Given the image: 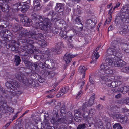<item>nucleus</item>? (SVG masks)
Instances as JSON below:
<instances>
[{"label": "nucleus", "instance_id": "obj_1", "mask_svg": "<svg viewBox=\"0 0 129 129\" xmlns=\"http://www.w3.org/2000/svg\"><path fill=\"white\" fill-rule=\"evenodd\" d=\"M55 113L53 114V116L51 120V122L55 125L62 123L66 124H69L72 123L73 120L72 116L71 115V112H67V114L65 112H64L62 111H60L61 114L60 118L57 119L59 115L58 112L55 111Z\"/></svg>", "mask_w": 129, "mask_h": 129}, {"label": "nucleus", "instance_id": "obj_2", "mask_svg": "<svg viewBox=\"0 0 129 129\" xmlns=\"http://www.w3.org/2000/svg\"><path fill=\"white\" fill-rule=\"evenodd\" d=\"M40 31L38 29L35 28L31 32H26V30L24 29H21L19 31V34L20 35V39L23 40L22 39H25L26 37L28 38H32L34 40H37L40 35Z\"/></svg>", "mask_w": 129, "mask_h": 129}, {"label": "nucleus", "instance_id": "obj_3", "mask_svg": "<svg viewBox=\"0 0 129 129\" xmlns=\"http://www.w3.org/2000/svg\"><path fill=\"white\" fill-rule=\"evenodd\" d=\"M101 74L100 76V80L107 82L112 81L113 79V76L109 77L114 72V71L112 69L106 70L105 69H101L99 71Z\"/></svg>", "mask_w": 129, "mask_h": 129}, {"label": "nucleus", "instance_id": "obj_4", "mask_svg": "<svg viewBox=\"0 0 129 129\" xmlns=\"http://www.w3.org/2000/svg\"><path fill=\"white\" fill-rule=\"evenodd\" d=\"M16 78L18 80L21 81L24 85V86H25L28 84H31L34 86H35L33 84L35 83L34 81H32L30 80H29L28 78V76L24 75L23 73L21 72L17 73L15 75Z\"/></svg>", "mask_w": 129, "mask_h": 129}, {"label": "nucleus", "instance_id": "obj_5", "mask_svg": "<svg viewBox=\"0 0 129 129\" xmlns=\"http://www.w3.org/2000/svg\"><path fill=\"white\" fill-rule=\"evenodd\" d=\"M43 21L37 24L36 26L45 31H48L51 30L52 28L51 23L48 20V18H44Z\"/></svg>", "mask_w": 129, "mask_h": 129}, {"label": "nucleus", "instance_id": "obj_6", "mask_svg": "<svg viewBox=\"0 0 129 129\" xmlns=\"http://www.w3.org/2000/svg\"><path fill=\"white\" fill-rule=\"evenodd\" d=\"M116 58L115 57L108 58L106 59V63L102 64L100 66L101 69L106 70L112 69H110V67H113L115 66L114 62Z\"/></svg>", "mask_w": 129, "mask_h": 129}, {"label": "nucleus", "instance_id": "obj_7", "mask_svg": "<svg viewBox=\"0 0 129 129\" xmlns=\"http://www.w3.org/2000/svg\"><path fill=\"white\" fill-rule=\"evenodd\" d=\"M61 49V48L57 47H55V49H48L46 50L45 53L44 54L43 57L44 58L47 59V60H49L50 59V57H51L52 55L51 51H55L57 54H59L60 53Z\"/></svg>", "mask_w": 129, "mask_h": 129}, {"label": "nucleus", "instance_id": "obj_8", "mask_svg": "<svg viewBox=\"0 0 129 129\" xmlns=\"http://www.w3.org/2000/svg\"><path fill=\"white\" fill-rule=\"evenodd\" d=\"M33 20L34 21L35 24L36 26L37 24L39 22H41L44 20V18L43 16H39L38 15L35 13H34L32 14Z\"/></svg>", "mask_w": 129, "mask_h": 129}, {"label": "nucleus", "instance_id": "obj_9", "mask_svg": "<svg viewBox=\"0 0 129 129\" xmlns=\"http://www.w3.org/2000/svg\"><path fill=\"white\" fill-rule=\"evenodd\" d=\"M22 6L21 8V11L23 12H26L29 8V6L27 4L26 2H18L14 6Z\"/></svg>", "mask_w": 129, "mask_h": 129}, {"label": "nucleus", "instance_id": "obj_10", "mask_svg": "<svg viewBox=\"0 0 129 129\" xmlns=\"http://www.w3.org/2000/svg\"><path fill=\"white\" fill-rule=\"evenodd\" d=\"M128 18L122 14H120L117 16L115 20V23L116 24H120L123 21L126 20V19Z\"/></svg>", "mask_w": 129, "mask_h": 129}, {"label": "nucleus", "instance_id": "obj_11", "mask_svg": "<svg viewBox=\"0 0 129 129\" xmlns=\"http://www.w3.org/2000/svg\"><path fill=\"white\" fill-rule=\"evenodd\" d=\"M9 17L3 16L0 19V27L2 28L6 27L8 25V21L9 20Z\"/></svg>", "mask_w": 129, "mask_h": 129}, {"label": "nucleus", "instance_id": "obj_12", "mask_svg": "<svg viewBox=\"0 0 129 129\" xmlns=\"http://www.w3.org/2000/svg\"><path fill=\"white\" fill-rule=\"evenodd\" d=\"M21 21L22 22H24V24L26 26H29L32 24V20L27 17H22Z\"/></svg>", "mask_w": 129, "mask_h": 129}, {"label": "nucleus", "instance_id": "obj_13", "mask_svg": "<svg viewBox=\"0 0 129 129\" xmlns=\"http://www.w3.org/2000/svg\"><path fill=\"white\" fill-rule=\"evenodd\" d=\"M112 47H113L114 51H118L121 50L118 41L114 40L112 42Z\"/></svg>", "mask_w": 129, "mask_h": 129}, {"label": "nucleus", "instance_id": "obj_14", "mask_svg": "<svg viewBox=\"0 0 129 129\" xmlns=\"http://www.w3.org/2000/svg\"><path fill=\"white\" fill-rule=\"evenodd\" d=\"M25 48H27V50H24L21 52L20 53V55L23 57H26L28 54L32 53L33 52V50L31 48H27V46H25Z\"/></svg>", "mask_w": 129, "mask_h": 129}, {"label": "nucleus", "instance_id": "obj_15", "mask_svg": "<svg viewBox=\"0 0 129 129\" xmlns=\"http://www.w3.org/2000/svg\"><path fill=\"white\" fill-rule=\"evenodd\" d=\"M75 57V56L71 55L70 54H67L66 53L63 57V60L65 63L67 64L70 63L72 60V58Z\"/></svg>", "mask_w": 129, "mask_h": 129}, {"label": "nucleus", "instance_id": "obj_16", "mask_svg": "<svg viewBox=\"0 0 129 129\" xmlns=\"http://www.w3.org/2000/svg\"><path fill=\"white\" fill-rule=\"evenodd\" d=\"M0 9L3 12L7 13L9 11L11 8L7 4H3L2 5H0Z\"/></svg>", "mask_w": 129, "mask_h": 129}, {"label": "nucleus", "instance_id": "obj_17", "mask_svg": "<svg viewBox=\"0 0 129 129\" xmlns=\"http://www.w3.org/2000/svg\"><path fill=\"white\" fill-rule=\"evenodd\" d=\"M11 89L13 91L17 90L19 86V84L18 82L15 80H12V81H11Z\"/></svg>", "mask_w": 129, "mask_h": 129}, {"label": "nucleus", "instance_id": "obj_18", "mask_svg": "<svg viewBox=\"0 0 129 129\" xmlns=\"http://www.w3.org/2000/svg\"><path fill=\"white\" fill-rule=\"evenodd\" d=\"M64 6L63 4L57 3L55 7L56 11L59 13L62 12L63 11Z\"/></svg>", "mask_w": 129, "mask_h": 129}, {"label": "nucleus", "instance_id": "obj_19", "mask_svg": "<svg viewBox=\"0 0 129 129\" xmlns=\"http://www.w3.org/2000/svg\"><path fill=\"white\" fill-rule=\"evenodd\" d=\"M34 10L38 11L40 10L42 6L40 4V3L38 0H34L33 1Z\"/></svg>", "mask_w": 129, "mask_h": 129}, {"label": "nucleus", "instance_id": "obj_20", "mask_svg": "<svg viewBox=\"0 0 129 129\" xmlns=\"http://www.w3.org/2000/svg\"><path fill=\"white\" fill-rule=\"evenodd\" d=\"M69 89V87L68 86L64 87L61 89L59 93L57 95V96L58 97H60L62 96L66 93L68 91Z\"/></svg>", "mask_w": 129, "mask_h": 129}, {"label": "nucleus", "instance_id": "obj_21", "mask_svg": "<svg viewBox=\"0 0 129 129\" xmlns=\"http://www.w3.org/2000/svg\"><path fill=\"white\" fill-rule=\"evenodd\" d=\"M46 124V123L45 124V126H44L43 125L42 123H40L37 126V128L38 129H43L44 128H46L47 129H52V127L50 126L49 124H47V125Z\"/></svg>", "mask_w": 129, "mask_h": 129}, {"label": "nucleus", "instance_id": "obj_22", "mask_svg": "<svg viewBox=\"0 0 129 129\" xmlns=\"http://www.w3.org/2000/svg\"><path fill=\"white\" fill-rule=\"evenodd\" d=\"M120 45L123 50L127 53H129V45L123 42L121 43Z\"/></svg>", "mask_w": 129, "mask_h": 129}, {"label": "nucleus", "instance_id": "obj_23", "mask_svg": "<svg viewBox=\"0 0 129 129\" xmlns=\"http://www.w3.org/2000/svg\"><path fill=\"white\" fill-rule=\"evenodd\" d=\"M78 71L79 73L82 74L83 76L82 79H84L85 76L86 71L85 67L84 66H80L79 67Z\"/></svg>", "mask_w": 129, "mask_h": 129}, {"label": "nucleus", "instance_id": "obj_24", "mask_svg": "<svg viewBox=\"0 0 129 129\" xmlns=\"http://www.w3.org/2000/svg\"><path fill=\"white\" fill-rule=\"evenodd\" d=\"M6 46L7 49H9L12 51H18V48L15 47V46L14 44L7 45Z\"/></svg>", "mask_w": 129, "mask_h": 129}, {"label": "nucleus", "instance_id": "obj_25", "mask_svg": "<svg viewBox=\"0 0 129 129\" xmlns=\"http://www.w3.org/2000/svg\"><path fill=\"white\" fill-rule=\"evenodd\" d=\"M25 129H33L34 128V124L31 122H26L25 125Z\"/></svg>", "mask_w": 129, "mask_h": 129}, {"label": "nucleus", "instance_id": "obj_26", "mask_svg": "<svg viewBox=\"0 0 129 129\" xmlns=\"http://www.w3.org/2000/svg\"><path fill=\"white\" fill-rule=\"evenodd\" d=\"M114 56H116L117 58L120 59L123 56V54L121 53V50L118 51H115V53L114 54Z\"/></svg>", "mask_w": 129, "mask_h": 129}, {"label": "nucleus", "instance_id": "obj_27", "mask_svg": "<svg viewBox=\"0 0 129 129\" xmlns=\"http://www.w3.org/2000/svg\"><path fill=\"white\" fill-rule=\"evenodd\" d=\"M38 44L42 47L46 46L47 45V43L44 40H40L37 42Z\"/></svg>", "mask_w": 129, "mask_h": 129}, {"label": "nucleus", "instance_id": "obj_28", "mask_svg": "<svg viewBox=\"0 0 129 129\" xmlns=\"http://www.w3.org/2000/svg\"><path fill=\"white\" fill-rule=\"evenodd\" d=\"M28 37H26L25 39H22V40L24 41V42L25 43H27L29 44L30 45H28L31 46L32 47H33L32 44L34 43V41L33 40L27 38Z\"/></svg>", "mask_w": 129, "mask_h": 129}, {"label": "nucleus", "instance_id": "obj_29", "mask_svg": "<svg viewBox=\"0 0 129 129\" xmlns=\"http://www.w3.org/2000/svg\"><path fill=\"white\" fill-rule=\"evenodd\" d=\"M95 95L94 93H93L92 96L90 97L88 101V104L89 106H92L94 103Z\"/></svg>", "mask_w": 129, "mask_h": 129}, {"label": "nucleus", "instance_id": "obj_30", "mask_svg": "<svg viewBox=\"0 0 129 129\" xmlns=\"http://www.w3.org/2000/svg\"><path fill=\"white\" fill-rule=\"evenodd\" d=\"M121 11L123 13H125L129 14V5L123 7V8L121 10Z\"/></svg>", "mask_w": 129, "mask_h": 129}, {"label": "nucleus", "instance_id": "obj_31", "mask_svg": "<svg viewBox=\"0 0 129 129\" xmlns=\"http://www.w3.org/2000/svg\"><path fill=\"white\" fill-rule=\"evenodd\" d=\"M56 12H55L53 11H51L47 15V18H48V20L49 21L50 20V18H53L56 14Z\"/></svg>", "mask_w": 129, "mask_h": 129}, {"label": "nucleus", "instance_id": "obj_32", "mask_svg": "<svg viewBox=\"0 0 129 129\" xmlns=\"http://www.w3.org/2000/svg\"><path fill=\"white\" fill-rule=\"evenodd\" d=\"M47 65V64L45 63V61L44 60H42L38 63L39 67L43 69H44V68L46 67Z\"/></svg>", "mask_w": 129, "mask_h": 129}, {"label": "nucleus", "instance_id": "obj_33", "mask_svg": "<svg viewBox=\"0 0 129 129\" xmlns=\"http://www.w3.org/2000/svg\"><path fill=\"white\" fill-rule=\"evenodd\" d=\"M14 61L16 62V65L17 66L20 64L21 61L20 57L18 55H15Z\"/></svg>", "mask_w": 129, "mask_h": 129}, {"label": "nucleus", "instance_id": "obj_34", "mask_svg": "<svg viewBox=\"0 0 129 129\" xmlns=\"http://www.w3.org/2000/svg\"><path fill=\"white\" fill-rule=\"evenodd\" d=\"M14 31L16 32L22 29V27H20L18 23L15 24L14 26L13 27Z\"/></svg>", "mask_w": 129, "mask_h": 129}, {"label": "nucleus", "instance_id": "obj_35", "mask_svg": "<svg viewBox=\"0 0 129 129\" xmlns=\"http://www.w3.org/2000/svg\"><path fill=\"white\" fill-rule=\"evenodd\" d=\"M96 126L99 128V129H104L103 128V126L102 122L100 120L98 121L96 124Z\"/></svg>", "mask_w": 129, "mask_h": 129}, {"label": "nucleus", "instance_id": "obj_36", "mask_svg": "<svg viewBox=\"0 0 129 129\" xmlns=\"http://www.w3.org/2000/svg\"><path fill=\"white\" fill-rule=\"evenodd\" d=\"M114 50L112 47L109 48L107 49V52L109 55H114V54L115 53V51Z\"/></svg>", "mask_w": 129, "mask_h": 129}, {"label": "nucleus", "instance_id": "obj_37", "mask_svg": "<svg viewBox=\"0 0 129 129\" xmlns=\"http://www.w3.org/2000/svg\"><path fill=\"white\" fill-rule=\"evenodd\" d=\"M21 58L22 61L26 65H27V66H28V65L29 66L30 64V62L28 61L26 57H23Z\"/></svg>", "mask_w": 129, "mask_h": 129}, {"label": "nucleus", "instance_id": "obj_38", "mask_svg": "<svg viewBox=\"0 0 129 129\" xmlns=\"http://www.w3.org/2000/svg\"><path fill=\"white\" fill-rule=\"evenodd\" d=\"M75 23H76L77 24H78L79 25L81 24V25L82 26V27L81 26L80 27V28L81 29V30L83 28V26L81 23L80 19L79 17H76V19H75Z\"/></svg>", "mask_w": 129, "mask_h": 129}, {"label": "nucleus", "instance_id": "obj_39", "mask_svg": "<svg viewBox=\"0 0 129 129\" xmlns=\"http://www.w3.org/2000/svg\"><path fill=\"white\" fill-rule=\"evenodd\" d=\"M121 121L122 124H125L129 122V119L127 116H125Z\"/></svg>", "mask_w": 129, "mask_h": 129}, {"label": "nucleus", "instance_id": "obj_40", "mask_svg": "<svg viewBox=\"0 0 129 129\" xmlns=\"http://www.w3.org/2000/svg\"><path fill=\"white\" fill-rule=\"evenodd\" d=\"M60 35L63 39L67 38V32L61 30L60 33Z\"/></svg>", "mask_w": 129, "mask_h": 129}, {"label": "nucleus", "instance_id": "obj_41", "mask_svg": "<svg viewBox=\"0 0 129 129\" xmlns=\"http://www.w3.org/2000/svg\"><path fill=\"white\" fill-rule=\"evenodd\" d=\"M7 32V30L6 29H4L1 31L0 32V35L2 37H4L5 38L6 37L7 34L6 32Z\"/></svg>", "mask_w": 129, "mask_h": 129}, {"label": "nucleus", "instance_id": "obj_42", "mask_svg": "<svg viewBox=\"0 0 129 129\" xmlns=\"http://www.w3.org/2000/svg\"><path fill=\"white\" fill-rule=\"evenodd\" d=\"M47 74L48 77L50 78H52L55 75L54 73L51 71H47Z\"/></svg>", "mask_w": 129, "mask_h": 129}, {"label": "nucleus", "instance_id": "obj_43", "mask_svg": "<svg viewBox=\"0 0 129 129\" xmlns=\"http://www.w3.org/2000/svg\"><path fill=\"white\" fill-rule=\"evenodd\" d=\"M121 89H122L121 90L123 93H126L129 90V86H125L123 87H122Z\"/></svg>", "mask_w": 129, "mask_h": 129}, {"label": "nucleus", "instance_id": "obj_44", "mask_svg": "<svg viewBox=\"0 0 129 129\" xmlns=\"http://www.w3.org/2000/svg\"><path fill=\"white\" fill-rule=\"evenodd\" d=\"M126 64V62L122 60L119 59V64L117 65L118 67L124 66Z\"/></svg>", "mask_w": 129, "mask_h": 129}, {"label": "nucleus", "instance_id": "obj_45", "mask_svg": "<svg viewBox=\"0 0 129 129\" xmlns=\"http://www.w3.org/2000/svg\"><path fill=\"white\" fill-rule=\"evenodd\" d=\"M86 124L83 123L79 125L77 129H85L86 128Z\"/></svg>", "mask_w": 129, "mask_h": 129}, {"label": "nucleus", "instance_id": "obj_46", "mask_svg": "<svg viewBox=\"0 0 129 129\" xmlns=\"http://www.w3.org/2000/svg\"><path fill=\"white\" fill-rule=\"evenodd\" d=\"M108 86L110 87L115 88L116 87V81L112 82L110 83H108Z\"/></svg>", "mask_w": 129, "mask_h": 129}, {"label": "nucleus", "instance_id": "obj_47", "mask_svg": "<svg viewBox=\"0 0 129 129\" xmlns=\"http://www.w3.org/2000/svg\"><path fill=\"white\" fill-rule=\"evenodd\" d=\"M14 92H12L10 90V92H11L13 94V95H16L17 96H18L21 93V92L19 91H16V90H15V91H13Z\"/></svg>", "mask_w": 129, "mask_h": 129}, {"label": "nucleus", "instance_id": "obj_48", "mask_svg": "<svg viewBox=\"0 0 129 129\" xmlns=\"http://www.w3.org/2000/svg\"><path fill=\"white\" fill-rule=\"evenodd\" d=\"M122 89L119 88L118 87H116L112 89L111 90L114 92H118L121 91Z\"/></svg>", "mask_w": 129, "mask_h": 129}, {"label": "nucleus", "instance_id": "obj_49", "mask_svg": "<svg viewBox=\"0 0 129 129\" xmlns=\"http://www.w3.org/2000/svg\"><path fill=\"white\" fill-rule=\"evenodd\" d=\"M73 36H70L68 38V42L70 43L69 44V46L71 47H72L73 46L72 44H70V43L72 42V38H73Z\"/></svg>", "mask_w": 129, "mask_h": 129}, {"label": "nucleus", "instance_id": "obj_50", "mask_svg": "<svg viewBox=\"0 0 129 129\" xmlns=\"http://www.w3.org/2000/svg\"><path fill=\"white\" fill-rule=\"evenodd\" d=\"M5 85L7 88L10 89L11 91V81L9 82H6L5 84Z\"/></svg>", "mask_w": 129, "mask_h": 129}, {"label": "nucleus", "instance_id": "obj_51", "mask_svg": "<svg viewBox=\"0 0 129 129\" xmlns=\"http://www.w3.org/2000/svg\"><path fill=\"white\" fill-rule=\"evenodd\" d=\"M75 116L78 117H80L81 115V114L78 110L75 111Z\"/></svg>", "mask_w": 129, "mask_h": 129}, {"label": "nucleus", "instance_id": "obj_52", "mask_svg": "<svg viewBox=\"0 0 129 129\" xmlns=\"http://www.w3.org/2000/svg\"><path fill=\"white\" fill-rule=\"evenodd\" d=\"M123 101L124 103L129 105V98H127L124 99H123Z\"/></svg>", "mask_w": 129, "mask_h": 129}, {"label": "nucleus", "instance_id": "obj_53", "mask_svg": "<svg viewBox=\"0 0 129 129\" xmlns=\"http://www.w3.org/2000/svg\"><path fill=\"white\" fill-rule=\"evenodd\" d=\"M70 31H71L73 32V33H74V35H75V34H78V36H79V35H81V33L80 32H79V33H78V32L75 29H73V28H72V29H71Z\"/></svg>", "mask_w": 129, "mask_h": 129}, {"label": "nucleus", "instance_id": "obj_54", "mask_svg": "<svg viewBox=\"0 0 129 129\" xmlns=\"http://www.w3.org/2000/svg\"><path fill=\"white\" fill-rule=\"evenodd\" d=\"M96 109L98 110H100L103 108L102 105L101 104H99L96 107Z\"/></svg>", "mask_w": 129, "mask_h": 129}, {"label": "nucleus", "instance_id": "obj_55", "mask_svg": "<svg viewBox=\"0 0 129 129\" xmlns=\"http://www.w3.org/2000/svg\"><path fill=\"white\" fill-rule=\"evenodd\" d=\"M114 64H115L114 66L118 67L117 65H119V60L118 59H116L115 61Z\"/></svg>", "mask_w": 129, "mask_h": 129}, {"label": "nucleus", "instance_id": "obj_56", "mask_svg": "<svg viewBox=\"0 0 129 129\" xmlns=\"http://www.w3.org/2000/svg\"><path fill=\"white\" fill-rule=\"evenodd\" d=\"M86 23L87 25H90V24H91V25H92V24H94L92 21L90 19L88 20L86 22Z\"/></svg>", "mask_w": 129, "mask_h": 129}, {"label": "nucleus", "instance_id": "obj_57", "mask_svg": "<svg viewBox=\"0 0 129 129\" xmlns=\"http://www.w3.org/2000/svg\"><path fill=\"white\" fill-rule=\"evenodd\" d=\"M60 103H59L55 106V109H57V111L60 110Z\"/></svg>", "mask_w": 129, "mask_h": 129}, {"label": "nucleus", "instance_id": "obj_58", "mask_svg": "<svg viewBox=\"0 0 129 129\" xmlns=\"http://www.w3.org/2000/svg\"><path fill=\"white\" fill-rule=\"evenodd\" d=\"M116 87H118L120 86L122 84V83L121 81H116Z\"/></svg>", "mask_w": 129, "mask_h": 129}, {"label": "nucleus", "instance_id": "obj_59", "mask_svg": "<svg viewBox=\"0 0 129 129\" xmlns=\"http://www.w3.org/2000/svg\"><path fill=\"white\" fill-rule=\"evenodd\" d=\"M87 107V105L86 103H84L82 106V110L83 111H84Z\"/></svg>", "mask_w": 129, "mask_h": 129}, {"label": "nucleus", "instance_id": "obj_60", "mask_svg": "<svg viewBox=\"0 0 129 129\" xmlns=\"http://www.w3.org/2000/svg\"><path fill=\"white\" fill-rule=\"evenodd\" d=\"M122 112L126 114L128 109L126 108H122Z\"/></svg>", "mask_w": 129, "mask_h": 129}, {"label": "nucleus", "instance_id": "obj_61", "mask_svg": "<svg viewBox=\"0 0 129 129\" xmlns=\"http://www.w3.org/2000/svg\"><path fill=\"white\" fill-rule=\"evenodd\" d=\"M92 57H93L94 59L95 58L97 59L99 57V55L98 53L97 52L96 53L95 55H93Z\"/></svg>", "mask_w": 129, "mask_h": 129}, {"label": "nucleus", "instance_id": "obj_62", "mask_svg": "<svg viewBox=\"0 0 129 129\" xmlns=\"http://www.w3.org/2000/svg\"><path fill=\"white\" fill-rule=\"evenodd\" d=\"M89 81L91 84H93L94 83V81L92 79V78L91 76H89Z\"/></svg>", "mask_w": 129, "mask_h": 129}, {"label": "nucleus", "instance_id": "obj_63", "mask_svg": "<svg viewBox=\"0 0 129 129\" xmlns=\"http://www.w3.org/2000/svg\"><path fill=\"white\" fill-rule=\"evenodd\" d=\"M62 43L61 42H59L57 43L55 47L61 48V46Z\"/></svg>", "mask_w": 129, "mask_h": 129}, {"label": "nucleus", "instance_id": "obj_64", "mask_svg": "<svg viewBox=\"0 0 129 129\" xmlns=\"http://www.w3.org/2000/svg\"><path fill=\"white\" fill-rule=\"evenodd\" d=\"M45 79L43 78L40 77L38 79V81L40 83H43L45 81Z\"/></svg>", "mask_w": 129, "mask_h": 129}]
</instances>
